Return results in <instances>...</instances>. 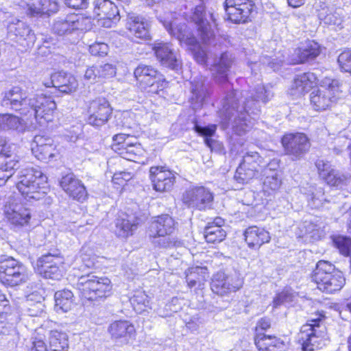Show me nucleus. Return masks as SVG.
<instances>
[{
    "mask_svg": "<svg viewBox=\"0 0 351 351\" xmlns=\"http://www.w3.org/2000/svg\"><path fill=\"white\" fill-rule=\"evenodd\" d=\"M232 64V55L223 53L211 66L215 81L224 86L226 95L221 100L218 111L221 123L224 128L231 125L236 133L241 135L254 123L261 112L259 102H267L272 96L263 85H258L254 93L239 92L232 88L228 75Z\"/></svg>",
    "mask_w": 351,
    "mask_h": 351,
    "instance_id": "1",
    "label": "nucleus"
},
{
    "mask_svg": "<svg viewBox=\"0 0 351 351\" xmlns=\"http://www.w3.org/2000/svg\"><path fill=\"white\" fill-rule=\"evenodd\" d=\"M3 107L19 112L21 115L33 117L41 126L53 119V112L56 108L51 97L43 94L29 95L19 86L6 91L1 100Z\"/></svg>",
    "mask_w": 351,
    "mask_h": 351,
    "instance_id": "2",
    "label": "nucleus"
},
{
    "mask_svg": "<svg viewBox=\"0 0 351 351\" xmlns=\"http://www.w3.org/2000/svg\"><path fill=\"white\" fill-rule=\"evenodd\" d=\"M95 264V257L88 254L85 249L82 248L73 268L84 273L77 278L75 287L82 298L90 301H97L110 296L112 288L109 278L86 272L87 269L93 267Z\"/></svg>",
    "mask_w": 351,
    "mask_h": 351,
    "instance_id": "3",
    "label": "nucleus"
},
{
    "mask_svg": "<svg viewBox=\"0 0 351 351\" xmlns=\"http://www.w3.org/2000/svg\"><path fill=\"white\" fill-rule=\"evenodd\" d=\"M322 313L314 315L303 325L298 335L302 351H315L324 345L326 328Z\"/></svg>",
    "mask_w": 351,
    "mask_h": 351,
    "instance_id": "4",
    "label": "nucleus"
},
{
    "mask_svg": "<svg viewBox=\"0 0 351 351\" xmlns=\"http://www.w3.org/2000/svg\"><path fill=\"white\" fill-rule=\"evenodd\" d=\"M160 20L170 35L176 37L181 45H185L189 47L198 64H206L208 61L206 51L199 45L197 38L189 31L185 23H178V19L173 21Z\"/></svg>",
    "mask_w": 351,
    "mask_h": 351,
    "instance_id": "5",
    "label": "nucleus"
},
{
    "mask_svg": "<svg viewBox=\"0 0 351 351\" xmlns=\"http://www.w3.org/2000/svg\"><path fill=\"white\" fill-rule=\"evenodd\" d=\"M312 279L320 291L328 293L341 290L346 282L343 273L326 261H319L317 263Z\"/></svg>",
    "mask_w": 351,
    "mask_h": 351,
    "instance_id": "6",
    "label": "nucleus"
},
{
    "mask_svg": "<svg viewBox=\"0 0 351 351\" xmlns=\"http://www.w3.org/2000/svg\"><path fill=\"white\" fill-rule=\"evenodd\" d=\"M17 189L27 200L40 199L45 192L40 190L45 189L47 176L38 168L27 167L22 169L19 176Z\"/></svg>",
    "mask_w": 351,
    "mask_h": 351,
    "instance_id": "7",
    "label": "nucleus"
},
{
    "mask_svg": "<svg viewBox=\"0 0 351 351\" xmlns=\"http://www.w3.org/2000/svg\"><path fill=\"white\" fill-rule=\"evenodd\" d=\"M29 279L27 267L12 257L0 256V281L2 284L16 287Z\"/></svg>",
    "mask_w": 351,
    "mask_h": 351,
    "instance_id": "8",
    "label": "nucleus"
},
{
    "mask_svg": "<svg viewBox=\"0 0 351 351\" xmlns=\"http://www.w3.org/2000/svg\"><path fill=\"white\" fill-rule=\"evenodd\" d=\"M324 87L311 93V104L315 110H324L339 97L341 84L338 80L326 78Z\"/></svg>",
    "mask_w": 351,
    "mask_h": 351,
    "instance_id": "9",
    "label": "nucleus"
},
{
    "mask_svg": "<svg viewBox=\"0 0 351 351\" xmlns=\"http://www.w3.org/2000/svg\"><path fill=\"white\" fill-rule=\"evenodd\" d=\"M16 149L14 145L8 143L6 139L0 136V186L3 185L20 166Z\"/></svg>",
    "mask_w": 351,
    "mask_h": 351,
    "instance_id": "10",
    "label": "nucleus"
},
{
    "mask_svg": "<svg viewBox=\"0 0 351 351\" xmlns=\"http://www.w3.org/2000/svg\"><path fill=\"white\" fill-rule=\"evenodd\" d=\"M243 284V280L239 273L234 271L226 274L219 271L213 276L210 289L214 293L225 296L240 289Z\"/></svg>",
    "mask_w": 351,
    "mask_h": 351,
    "instance_id": "11",
    "label": "nucleus"
},
{
    "mask_svg": "<svg viewBox=\"0 0 351 351\" xmlns=\"http://www.w3.org/2000/svg\"><path fill=\"white\" fill-rule=\"evenodd\" d=\"M281 143L285 154L292 160L303 158L311 145L308 137L303 133L287 134L282 138Z\"/></svg>",
    "mask_w": 351,
    "mask_h": 351,
    "instance_id": "12",
    "label": "nucleus"
},
{
    "mask_svg": "<svg viewBox=\"0 0 351 351\" xmlns=\"http://www.w3.org/2000/svg\"><path fill=\"white\" fill-rule=\"evenodd\" d=\"M182 199L188 208L205 210L210 208L213 195L204 186H192L184 191Z\"/></svg>",
    "mask_w": 351,
    "mask_h": 351,
    "instance_id": "13",
    "label": "nucleus"
},
{
    "mask_svg": "<svg viewBox=\"0 0 351 351\" xmlns=\"http://www.w3.org/2000/svg\"><path fill=\"white\" fill-rule=\"evenodd\" d=\"M182 14L186 19L189 17L197 25V31L203 43L207 45L211 44L214 34L208 18L215 22L213 14H207L204 7L202 5H198L195 6L192 13L188 14L186 12H183Z\"/></svg>",
    "mask_w": 351,
    "mask_h": 351,
    "instance_id": "14",
    "label": "nucleus"
},
{
    "mask_svg": "<svg viewBox=\"0 0 351 351\" xmlns=\"http://www.w3.org/2000/svg\"><path fill=\"white\" fill-rule=\"evenodd\" d=\"M228 19L234 23H245L250 19L255 3L252 0H226L223 3Z\"/></svg>",
    "mask_w": 351,
    "mask_h": 351,
    "instance_id": "15",
    "label": "nucleus"
},
{
    "mask_svg": "<svg viewBox=\"0 0 351 351\" xmlns=\"http://www.w3.org/2000/svg\"><path fill=\"white\" fill-rule=\"evenodd\" d=\"M261 158L257 152L247 153L237 167L234 179L239 184H245L258 173Z\"/></svg>",
    "mask_w": 351,
    "mask_h": 351,
    "instance_id": "16",
    "label": "nucleus"
},
{
    "mask_svg": "<svg viewBox=\"0 0 351 351\" xmlns=\"http://www.w3.org/2000/svg\"><path fill=\"white\" fill-rule=\"evenodd\" d=\"M31 149L34 156L39 160L44 162H49L59 156V152L53 141L49 137L41 135H36L31 145Z\"/></svg>",
    "mask_w": 351,
    "mask_h": 351,
    "instance_id": "17",
    "label": "nucleus"
},
{
    "mask_svg": "<svg viewBox=\"0 0 351 351\" xmlns=\"http://www.w3.org/2000/svg\"><path fill=\"white\" fill-rule=\"evenodd\" d=\"M152 49L157 60L162 66L172 70H178L181 67L182 63L179 55L171 43L155 42Z\"/></svg>",
    "mask_w": 351,
    "mask_h": 351,
    "instance_id": "18",
    "label": "nucleus"
},
{
    "mask_svg": "<svg viewBox=\"0 0 351 351\" xmlns=\"http://www.w3.org/2000/svg\"><path fill=\"white\" fill-rule=\"evenodd\" d=\"M191 101L194 109L201 108L212 93V86L207 77L199 75L190 82Z\"/></svg>",
    "mask_w": 351,
    "mask_h": 351,
    "instance_id": "19",
    "label": "nucleus"
},
{
    "mask_svg": "<svg viewBox=\"0 0 351 351\" xmlns=\"http://www.w3.org/2000/svg\"><path fill=\"white\" fill-rule=\"evenodd\" d=\"M88 112V123L93 126L100 127L108 121L112 108L105 98L99 97L90 102Z\"/></svg>",
    "mask_w": 351,
    "mask_h": 351,
    "instance_id": "20",
    "label": "nucleus"
},
{
    "mask_svg": "<svg viewBox=\"0 0 351 351\" xmlns=\"http://www.w3.org/2000/svg\"><path fill=\"white\" fill-rule=\"evenodd\" d=\"M315 165L319 176L329 185L342 187L350 181L349 173H341L332 167L330 163L324 160H317Z\"/></svg>",
    "mask_w": 351,
    "mask_h": 351,
    "instance_id": "21",
    "label": "nucleus"
},
{
    "mask_svg": "<svg viewBox=\"0 0 351 351\" xmlns=\"http://www.w3.org/2000/svg\"><path fill=\"white\" fill-rule=\"evenodd\" d=\"M94 5V12L103 26L110 27L119 20L117 6L110 0H95Z\"/></svg>",
    "mask_w": 351,
    "mask_h": 351,
    "instance_id": "22",
    "label": "nucleus"
},
{
    "mask_svg": "<svg viewBox=\"0 0 351 351\" xmlns=\"http://www.w3.org/2000/svg\"><path fill=\"white\" fill-rule=\"evenodd\" d=\"M8 29L10 39L25 47L33 45L36 40L32 30L23 21H18L16 23H10Z\"/></svg>",
    "mask_w": 351,
    "mask_h": 351,
    "instance_id": "23",
    "label": "nucleus"
},
{
    "mask_svg": "<svg viewBox=\"0 0 351 351\" xmlns=\"http://www.w3.org/2000/svg\"><path fill=\"white\" fill-rule=\"evenodd\" d=\"M150 179L154 189L159 192L170 190L175 182L174 175L163 167H152L149 169Z\"/></svg>",
    "mask_w": 351,
    "mask_h": 351,
    "instance_id": "24",
    "label": "nucleus"
},
{
    "mask_svg": "<svg viewBox=\"0 0 351 351\" xmlns=\"http://www.w3.org/2000/svg\"><path fill=\"white\" fill-rule=\"evenodd\" d=\"M60 185L69 197L78 202H83L88 196L84 184L73 174L63 176L60 181Z\"/></svg>",
    "mask_w": 351,
    "mask_h": 351,
    "instance_id": "25",
    "label": "nucleus"
},
{
    "mask_svg": "<svg viewBox=\"0 0 351 351\" xmlns=\"http://www.w3.org/2000/svg\"><path fill=\"white\" fill-rule=\"evenodd\" d=\"M44 85L46 87H55L62 93H69L76 90L78 84L71 74L61 71L52 74L50 80L45 82Z\"/></svg>",
    "mask_w": 351,
    "mask_h": 351,
    "instance_id": "26",
    "label": "nucleus"
},
{
    "mask_svg": "<svg viewBox=\"0 0 351 351\" xmlns=\"http://www.w3.org/2000/svg\"><path fill=\"white\" fill-rule=\"evenodd\" d=\"M126 28L136 38L150 39L148 21L141 16L130 14L128 16Z\"/></svg>",
    "mask_w": 351,
    "mask_h": 351,
    "instance_id": "27",
    "label": "nucleus"
},
{
    "mask_svg": "<svg viewBox=\"0 0 351 351\" xmlns=\"http://www.w3.org/2000/svg\"><path fill=\"white\" fill-rule=\"evenodd\" d=\"M317 82V77L314 73L306 72L298 75L291 85L290 94L300 97L312 88Z\"/></svg>",
    "mask_w": 351,
    "mask_h": 351,
    "instance_id": "28",
    "label": "nucleus"
},
{
    "mask_svg": "<svg viewBox=\"0 0 351 351\" xmlns=\"http://www.w3.org/2000/svg\"><path fill=\"white\" fill-rule=\"evenodd\" d=\"M320 53L319 45L315 41H308L299 47L292 55L290 63L293 64L304 63L314 60Z\"/></svg>",
    "mask_w": 351,
    "mask_h": 351,
    "instance_id": "29",
    "label": "nucleus"
},
{
    "mask_svg": "<svg viewBox=\"0 0 351 351\" xmlns=\"http://www.w3.org/2000/svg\"><path fill=\"white\" fill-rule=\"evenodd\" d=\"M244 237L248 247L252 249H258L264 243H269L271 239L269 232L257 226L247 228Z\"/></svg>",
    "mask_w": 351,
    "mask_h": 351,
    "instance_id": "30",
    "label": "nucleus"
},
{
    "mask_svg": "<svg viewBox=\"0 0 351 351\" xmlns=\"http://www.w3.org/2000/svg\"><path fill=\"white\" fill-rule=\"evenodd\" d=\"M4 213L6 218L12 224L23 226L27 224L31 218L29 209L21 204H10L5 206Z\"/></svg>",
    "mask_w": 351,
    "mask_h": 351,
    "instance_id": "31",
    "label": "nucleus"
},
{
    "mask_svg": "<svg viewBox=\"0 0 351 351\" xmlns=\"http://www.w3.org/2000/svg\"><path fill=\"white\" fill-rule=\"evenodd\" d=\"M175 229V221L169 215H161L154 218L150 225V233L155 236L170 235Z\"/></svg>",
    "mask_w": 351,
    "mask_h": 351,
    "instance_id": "32",
    "label": "nucleus"
},
{
    "mask_svg": "<svg viewBox=\"0 0 351 351\" xmlns=\"http://www.w3.org/2000/svg\"><path fill=\"white\" fill-rule=\"evenodd\" d=\"M136 80L143 88L153 86L160 80L159 73L152 66L139 64L134 71Z\"/></svg>",
    "mask_w": 351,
    "mask_h": 351,
    "instance_id": "33",
    "label": "nucleus"
},
{
    "mask_svg": "<svg viewBox=\"0 0 351 351\" xmlns=\"http://www.w3.org/2000/svg\"><path fill=\"white\" fill-rule=\"evenodd\" d=\"M83 18L77 14H70L64 19L56 21L53 27V32L60 36L70 34L73 31L81 28L80 21Z\"/></svg>",
    "mask_w": 351,
    "mask_h": 351,
    "instance_id": "34",
    "label": "nucleus"
},
{
    "mask_svg": "<svg viewBox=\"0 0 351 351\" xmlns=\"http://www.w3.org/2000/svg\"><path fill=\"white\" fill-rule=\"evenodd\" d=\"M276 166H277L276 163L271 162L263 170L265 178L263 188V191L268 194L277 191L282 184L278 173L274 170Z\"/></svg>",
    "mask_w": 351,
    "mask_h": 351,
    "instance_id": "35",
    "label": "nucleus"
},
{
    "mask_svg": "<svg viewBox=\"0 0 351 351\" xmlns=\"http://www.w3.org/2000/svg\"><path fill=\"white\" fill-rule=\"evenodd\" d=\"M186 281L190 288L197 287L202 289L204 282L208 278V269L205 267H194L189 268L186 271Z\"/></svg>",
    "mask_w": 351,
    "mask_h": 351,
    "instance_id": "36",
    "label": "nucleus"
},
{
    "mask_svg": "<svg viewBox=\"0 0 351 351\" xmlns=\"http://www.w3.org/2000/svg\"><path fill=\"white\" fill-rule=\"evenodd\" d=\"M26 128L27 124L22 118L13 114H0V130L23 133Z\"/></svg>",
    "mask_w": 351,
    "mask_h": 351,
    "instance_id": "37",
    "label": "nucleus"
},
{
    "mask_svg": "<svg viewBox=\"0 0 351 351\" xmlns=\"http://www.w3.org/2000/svg\"><path fill=\"white\" fill-rule=\"evenodd\" d=\"M108 331L112 337L124 339L126 341L134 335L135 329L129 322L119 320L112 323L108 327Z\"/></svg>",
    "mask_w": 351,
    "mask_h": 351,
    "instance_id": "38",
    "label": "nucleus"
},
{
    "mask_svg": "<svg viewBox=\"0 0 351 351\" xmlns=\"http://www.w3.org/2000/svg\"><path fill=\"white\" fill-rule=\"evenodd\" d=\"M55 309L58 313H66L74 305L73 294L68 289L56 292L54 295Z\"/></svg>",
    "mask_w": 351,
    "mask_h": 351,
    "instance_id": "39",
    "label": "nucleus"
},
{
    "mask_svg": "<svg viewBox=\"0 0 351 351\" xmlns=\"http://www.w3.org/2000/svg\"><path fill=\"white\" fill-rule=\"evenodd\" d=\"M138 222L134 217L123 215L116 221V233L119 237H128L132 234L134 230L137 228Z\"/></svg>",
    "mask_w": 351,
    "mask_h": 351,
    "instance_id": "40",
    "label": "nucleus"
},
{
    "mask_svg": "<svg viewBox=\"0 0 351 351\" xmlns=\"http://www.w3.org/2000/svg\"><path fill=\"white\" fill-rule=\"evenodd\" d=\"M48 341L50 351H68V337L64 332L58 330L49 331Z\"/></svg>",
    "mask_w": 351,
    "mask_h": 351,
    "instance_id": "41",
    "label": "nucleus"
},
{
    "mask_svg": "<svg viewBox=\"0 0 351 351\" xmlns=\"http://www.w3.org/2000/svg\"><path fill=\"white\" fill-rule=\"evenodd\" d=\"M318 18L326 25L337 27L341 26L343 21L339 12L328 7H324L319 10Z\"/></svg>",
    "mask_w": 351,
    "mask_h": 351,
    "instance_id": "42",
    "label": "nucleus"
},
{
    "mask_svg": "<svg viewBox=\"0 0 351 351\" xmlns=\"http://www.w3.org/2000/svg\"><path fill=\"white\" fill-rule=\"evenodd\" d=\"M64 263L63 257L58 250H53L43 254L37 261L38 269L43 268V266H62Z\"/></svg>",
    "mask_w": 351,
    "mask_h": 351,
    "instance_id": "43",
    "label": "nucleus"
},
{
    "mask_svg": "<svg viewBox=\"0 0 351 351\" xmlns=\"http://www.w3.org/2000/svg\"><path fill=\"white\" fill-rule=\"evenodd\" d=\"M255 344L260 351H274L280 343V341L274 336L258 333L254 339Z\"/></svg>",
    "mask_w": 351,
    "mask_h": 351,
    "instance_id": "44",
    "label": "nucleus"
},
{
    "mask_svg": "<svg viewBox=\"0 0 351 351\" xmlns=\"http://www.w3.org/2000/svg\"><path fill=\"white\" fill-rule=\"evenodd\" d=\"M284 60V58H281L280 56L276 57V58H272L268 56H263L261 57L259 62H256L251 63L250 66L251 68L252 73H254L256 75H257L256 71L261 64L266 65L267 68H269L273 71H276L282 66Z\"/></svg>",
    "mask_w": 351,
    "mask_h": 351,
    "instance_id": "45",
    "label": "nucleus"
},
{
    "mask_svg": "<svg viewBox=\"0 0 351 351\" xmlns=\"http://www.w3.org/2000/svg\"><path fill=\"white\" fill-rule=\"evenodd\" d=\"M226 237V232L217 226H207L204 229V238L208 243H220Z\"/></svg>",
    "mask_w": 351,
    "mask_h": 351,
    "instance_id": "46",
    "label": "nucleus"
},
{
    "mask_svg": "<svg viewBox=\"0 0 351 351\" xmlns=\"http://www.w3.org/2000/svg\"><path fill=\"white\" fill-rule=\"evenodd\" d=\"M130 302L135 311L141 313L149 306V299L144 291H136L130 299Z\"/></svg>",
    "mask_w": 351,
    "mask_h": 351,
    "instance_id": "47",
    "label": "nucleus"
},
{
    "mask_svg": "<svg viewBox=\"0 0 351 351\" xmlns=\"http://www.w3.org/2000/svg\"><path fill=\"white\" fill-rule=\"evenodd\" d=\"M295 298V293L291 289H285L278 293L273 299L272 306L277 308L282 305H287L293 301Z\"/></svg>",
    "mask_w": 351,
    "mask_h": 351,
    "instance_id": "48",
    "label": "nucleus"
},
{
    "mask_svg": "<svg viewBox=\"0 0 351 351\" xmlns=\"http://www.w3.org/2000/svg\"><path fill=\"white\" fill-rule=\"evenodd\" d=\"M149 236L153 237L152 243L155 246L163 248H171L173 247H178L181 245V242L172 238L170 235L167 236H155L149 234Z\"/></svg>",
    "mask_w": 351,
    "mask_h": 351,
    "instance_id": "49",
    "label": "nucleus"
},
{
    "mask_svg": "<svg viewBox=\"0 0 351 351\" xmlns=\"http://www.w3.org/2000/svg\"><path fill=\"white\" fill-rule=\"evenodd\" d=\"M63 266H43V268L38 269L39 273L45 278L53 280H60L63 274Z\"/></svg>",
    "mask_w": 351,
    "mask_h": 351,
    "instance_id": "50",
    "label": "nucleus"
},
{
    "mask_svg": "<svg viewBox=\"0 0 351 351\" xmlns=\"http://www.w3.org/2000/svg\"><path fill=\"white\" fill-rule=\"evenodd\" d=\"M33 2L28 4L29 11L31 14H39L47 13L46 6L49 3V0H32Z\"/></svg>",
    "mask_w": 351,
    "mask_h": 351,
    "instance_id": "51",
    "label": "nucleus"
},
{
    "mask_svg": "<svg viewBox=\"0 0 351 351\" xmlns=\"http://www.w3.org/2000/svg\"><path fill=\"white\" fill-rule=\"evenodd\" d=\"M324 192L319 189L316 193H313L311 198L308 200V205L311 208L319 209L324 206V202L326 199L324 197Z\"/></svg>",
    "mask_w": 351,
    "mask_h": 351,
    "instance_id": "52",
    "label": "nucleus"
},
{
    "mask_svg": "<svg viewBox=\"0 0 351 351\" xmlns=\"http://www.w3.org/2000/svg\"><path fill=\"white\" fill-rule=\"evenodd\" d=\"M337 61L342 70L351 73V49L343 51Z\"/></svg>",
    "mask_w": 351,
    "mask_h": 351,
    "instance_id": "53",
    "label": "nucleus"
},
{
    "mask_svg": "<svg viewBox=\"0 0 351 351\" xmlns=\"http://www.w3.org/2000/svg\"><path fill=\"white\" fill-rule=\"evenodd\" d=\"M131 113L128 111L115 114V125L119 128H131Z\"/></svg>",
    "mask_w": 351,
    "mask_h": 351,
    "instance_id": "54",
    "label": "nucleus"
},
{
    "mask_svg": "<svg viewBox=\"0 0 351 351\" xmlns=\"http://www.w3.org/2000/svg\"><path fill=\"white\" fill-rule=\"evenodd\" d=\"M99 71L97 66H92L86 69L84 80L89 84H95L100 82Z\"/></svg>",
    "mask_w": 351,
    "mask_h": 351,
    "instance_id": "55",
    "label": "nucleus"
},
{
    "mask_svg": "<svg viewBox=\"0 0 351 351\" xmlns=\"http://www.w3.org/2000/svg\"><path fill=\"white\" fill-rule=\"evenodd\" d=\"M97 69L99 71L100 81L102 79L112 77L116 74V69L110 64H104L103 65H97Z\"/></svg>",
    "mask_w": 351,
    "mask_h": 351,
    "instance_id": "56",
    "label": "nucleus"
},
{
    "mask_svg": "<svg viewBox=\"0 0 351 351\" xmlns=\"http://www.w3.org/2000/svg\"><path fill=\"white\" fill-rule=\"evenodd\" d=\"M108 45L104 43H95L89 47V51L93 56H104L108 53Z\"/></svg>",
    "mask_w": 351,
    "mask_h": 351,
    "instance_id": "57",
    "label": "nucleus"
},
{
    "mask_svg": "<svg viewBox=\"0 0 351 351\" xmlns=\"http://www.w3.org/2000/svg\"><path fill=\"white\" fill-rule=\"evenodd\" d=\"M195 131L199 135L204 136V137H211L214 135L216 131V125H210L208 126H201L195 125L194 127Z\"/></svg>",
    "mask_w": 351,
    "mask_h": 351,
    "instance_id": "58",
    "label": "nucleus"
},
{
    "mask_svg": "<svg viewBox=\"0 0 351 351\" xmlns=\"http://www.w3.org/2000/svg\"><path fill=\"white\" fill-rule=\"evenodd\" d=\"M66 6L73 9H85L89 3L88 0H64Z\"/></svg>",
    "mask_w": 351,
    "mask_h": 351,
    "instance_id": "59",
    "label": "nucleus"
},
{
    "mask_svg": "<svg viewBox=\"0 0 351 351\" xmlns=\"http://www.w3.org/2000/svg\"><path fill=\"white\" fill-rule=\"evenodd\" d=\"M27 347V351H50L47 348V346L43 340L30 341Z\"/></svg>",
    "mask_w": 351,
    "mask_h": 351,
    "instance_id": "60",
    "label": "nucleus"
},
{
    "mask_svg": "<svg viewBox=\"0 0 351 351\" xmlns=\"http://www.w3.org/2000/svg\"><path fill=\"white\" fill-rule=\"evenodd\" d=\"M121 176V178L124 182L129 181L132 178V175L129 172L122 171L119 173H116L114 174L112 177V181L114 184H117L119 185L123 184V182H119V177Z\"/></svg>",
    "mask_w": 351,
    "mask_h": 351,
    "instance_id": "61",
    "label": "nucleus"
},
{
    "mask_svg": "<svg viewBox=\"0 0 351 351\" xmlns=\"http://www.w3.org/2000/svg\"><path fill=\"white\" fill-rule=\"evenodd\" d=\"M271 326V321L269 318H261L257 323L256 330L259 332L260 330H265Z\"/></svg>",
    "mask_w": 351,
    "mask_h": 351,
    "instance_id": "62",
    "label": "nucleus"
},
{
    "mask_svg": "<svg viewBox=\"0 0 351 351\" xmlns=\"http://www.w3.org/2000/svg\"><path fill=\"white\" fill-rule=\"evenodd\" d=\"M127 137L123 134H119L113 136V141L117 145H121L122 148L125 145H128V143L126 142Z\"/></svg>",
    "mask_w": 351,
    "mask_h": 351,
    "instance_id": "63",
    "label": "nucleus"
},
{
    "mask_svg": "<svg viewBox=\"0 0 351 351\" xmlns=\"http://www.w3.org/2000/svg\"><path fill=\"white\" fill-rule=\"evenodd\" d=\"M12 328V325L6 323L0 317V335H8Z\"/></svg>",
    "mask_w": 351,
    "mask_h": 351,
    "instance_id": "64",
    "label": "nucleus"
}]
</instances>
